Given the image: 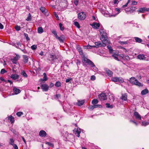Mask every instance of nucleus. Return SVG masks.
Listing matches in <instances>:
<instances>
[{
  "mask_svg": "<svg viewBox=\"0 0 149 149\" xmlns=\"http://www.w3.org/2000/svg\"><path fill=\"white\" fill-rule=\"evenodd\" d=\"M61 84L60 81H57L55 84V86L57 87H59L61 86Z\"/></svg>",
  "mask_w": 149,
  "mask_h": 149,
  "instance_id": "obj_34",
  "label": "nucleus"
},
{
  "mask_svg": "<svg viewBox=\"0 0 149 149\" xmlns=\"http://www.w3.org/2000/svg\"><path fill=\"white\" fill-rule=\"evenodd\" d=\"M43 75L44 76L43 79H41V80L42 81H46L47 79V74L46 73H44L43 74Z\"/></svg>",
  "mask_w": 149,
  "mask_h": 149,
  "instance_id": "obj_32",
  "label": "nucleus"
},
{
  "mask_svg": "<svg viewBox=\"0 0 149 149\" xmlns=\"http://www.w3.org/2000/svg\"><path fill=\"white\" fill-rule=\"evenodd\" d=\"M98 97L101 101H103L107 99V95L105 93H102L99 95Z\"/></svg>",
  "mask_w": 149,
  "mask_h": 149,
  "instance_id": "obj_9",
  "label": "nucleus"
},
{
  "mask_svg": "<svg viewBox=\"0 0 149 149\" xmlns=\"http://www.w3.org/2000/svg\"><path fill=\"white\" fill-rule=\"evenodd\" d=\"M59 26L60 27V30L61 31H62L64 30V28L63 27V25L61 23H59Z\"/></svg>",
  "mask_w": 149,
  "mask_h": 149,
  "instance_id": "obj_48",
  "label": "nucleus"
},
{
  "mask_svg": "<svg viewBox=\"0 0 149 149\" xmlns=\"http://www.w3.org/2000/svg\"><path fill=\"white\" fill-rule=\"evenodd\" d=\"M121 99L125 101L127 100V95L126 94H123Z\"/></svg>",
  "mask_w": 149,
  "mask_h": 149,
  "instance_id": "obj_25",
  "label": "nucleus"
},
{
  "mask_svg": "<svg viewBox=\"0 0 149 149\" xmlns=\"http://www.w3.org/2000/svg\"><path fill=\"white\" fill-rule=\"evenodd\" d=\"M29 15L28 17L26 19V20L27 21H29L31 20V16L30 15V13L29 14Z\"/></svg>",
  "mask_w": 149,
  "mask_h": 149,
  "instance_id": "obj_55",
  "label": "nucleus"
},
{
  "mask_svg": "<svg viewBox=\"0 0 149 149\" xmlns=\"http://www.w3.org/2000/svg\"><path fill=\"white\" fill-rule=\"evenodd\" d=\"M55 2V5L52 6V7L54 8H56L58 10H64L66 8L68 3L66 0H54Z\"/></svg>",
  "mask_w": 149,
  "mask_h": 149,
  "instance_id": "obj_1",
  "label": "nucleus"
},
{
  "mask_svg": "<svg viewBox=\"0 0 149 149\" xmlns=\"http://www.w3.org/2000/svg\"><path fill=\"white\" fill-rule=\"evenodd\" d=\"M136 10V8L134 7H131L130 8H126L125 9V11L127 14L132 13L134 12Z\"/></svg>",
  "mask_w": 149,
  "mask_h": 149,
  "instance_id": "obj_6",
  "label": "nucleus"
},
{
  "mask_svg": "<svg viewBox=\"0 0 149 149\" xmlns=\"http://www.w3.org/2000/svg\"><path fill=\"white\" fill-rule=\"evenodd\" d=\"M23 61L25 63H26L28 61V58L27 56L26 55H23Z\"/></svg>",
  "mask_w": 149,
  "mask_h": 149,
  "instance_id": "obj_20",
  "label": "nucleus"
},
{
  "mask_svg": "<svg viewBox=\"0 0 149 149\" xmlns=\"http://www.w3.org/2000/svg\"><path fill=\"white\" fill-rule=\"evenodd\" d=\"M106 105L107 108H112L113 106L112 105H110L109 103H107L106 104Z\"/></svg>",
  "mask_w": 149,
  "mask_h": 149,
  "instance_id": "obj_45",
  "label": "nucleus"
},
{
  "mask_svg": "<svg viewBox=\"0 0 149 149\" xmlns=\"http://www.w3.org/2000/svg\"><path fill=\"white\" fill-rule=\"evenodd\" d=\"M13 147L15 149H18V147L17 145L15 144H14L13 145Z\"/></svg>",
  "mask_w": 149,
  "mask_h": 149,
  "instance_id": "obj_63",
  "label": "nucleus"
},
{
  "mask_svg": "<svg viewBox=\"0 0 149 149\" xmlns=\"http://www.w3.org/2000/svg\"><path fill=\"white\" fill-rule=\"evenodd\" d=\"M19 77V75H17L16 74H12L10 76L11 78L15 80L18 79Z\"/></svg>",
  "mask_w": 149,
  "mask_h": 149,
  "instance_id": "obj_17",
  "label": "nucleus"
},
{
  "mask_svg": "<svg viewBox=\"0 0 149 149\" xmlns=\"http://www.w3.org/2000/svg\"><path fill=\"white\" fill-rule=\"evenodd\" d=\"M80 128L78 129V128H77V129L76 131L75 134L77 135V136L78 137H79V136H80Z\"/></svg>",
  "mask_w": 149,
  "mask_h": 149,
  "instance_id": "obj_27",
  "label": "nucleus"
},
{
  "mask_svg": "<svg viewBox=\"0 0 149 149\" xmlns=\"http://www.w3.org/2000/svg\"><path fill=\"white\" fill-rule=\"evenodd\" d=\"M136 58L140 60H148V58L143 54H139L136 56Z\"/></svg>",
  "mask_w": 149,
  "mask_h": 149,
  "instance_id": "obj_8",
  "label": "nucleus"
},
{
  "mask_svg": "<svg viewBox=\"0 0 149 149\" xmlns=\"http://www.w3.org/2000/svg\"><path fill=\"white\" fill-rule=\"evenodd\" d=\"M110 43H104L103 42V44H102L100 42H95V45L97 46H105L107 45L108 44H109Z\"/></svg>",
  "mask_w": 149,
  "mask_h": 149,
  "instance_id": "obj_11",
  "label": "nucleus"
},
{
  "mask_svg": "<svg viewBox=\"0 0 149 149\" xmlns=\"http://www.w3.org/2000/svg\"><path fill=\"white\" fill-rule=\"evenodd\" d=\"M106 71L109 76L111 77L112 76L113 73L112 71L109 69L107 70Z\"/></svg>",
  "mask_w": 149,
  "mask_h": 149,
  "instance_id": "obj_19",
  "label": "nucleus"
},
{
  "mask_svg": "<svg viewBox=\"0 0 149 149\" xmlns=\"http://www.w3.org/2000/svg\"><path fill=\"white\" fill-rule=\"evenodd\" d=\"M84 49H91L92 48H95V47L97 48V47H96L95 46H91L89 45L86 46H84Z\"/></svg>",
  "mask_w": 149,
  "mask_h": 149,
  "instance_id": "obj_23",
  "label": "nucleus"
},
{
  "mask_svg": "<svg viewBox=\"0 0 149 149\" xmlns=\"http://www.w3.org/2000/svg\"><path fill=\"white\" fill-rule=\"evenodd\" d=\"M148 93V91L147 89H145L142 90L141 92V94L142 95H145Z\"/></svg>",
  "mask_w": 149,
  "mask_h": 149,
  "instance_id": "obj_26",
  "label": "nucleus"
},
{
  "mask_svg": "<svg viewBox=\"0 0 149 149\" xmlns=\"http://www.w3.org/2000/svg\"><path fill=\"white\" fill-rule=\"evenodd\" d=\"M31 48L32 50H35L37 48V46L35 45H33L31 46Z\"/></svg>",
  "mask_w": 149,
  "mask_h": 149,
  "instance_id": "obj_53",
  "label": "nucleus"
},
{
  "mask_svg": "<svg viewBox=\"0 0 149 149\" xmlns=\"http://www.w3.org/2000/svg\"><path fill=\"white\" fill-rule=\"evenodd\" d=\"M149 124V122L146 121H143L142 122V125L145 126H146L148 125Z\"/></svg>",
  "mask_w": 149,
  "mask_h": 149,
  "instance_id": "obj_36",
  "label": "nucleus"
},
{
  "mask_svg": "<svg viewBox=\"0 0 149 149\" xmlns=\"http://www.w3.org/2000/svg\"><path fill=\"white\" fill-rule=\"evenodd\" d=\"M39 134L40 136L43 137L46 136L47 134L45 131L43 130H41Z\"/></svg>",
  "mask_w": 149,
  "mask_h": 149,
  "instance_id": "obj_14",
  "label": "nucleus"
},
{
  "mask_svg": "<svg viewBox=\"0 0 149 149\" xmlns=\"http://www.w3.org/2000/svg\"><path fill=\"white\" fill-rule=\"evenodd\" d=\"M119 43L121 45H126L128 44V41H119Z\"/></svg>",
  "mask_w": 149,
  "mask_h": 149,
  "instance_id": "obj_41",
  "label": "nucleus"
},
{
  "mask_svg": "<svg viewBox=\"0 0 149 149\" xmlns=\"http://www.w3.org/2000/svg\"><path fill=\"white\" fill-rule=\"evenodd\" d=\"M8 120H10L11 123H13L14 121V118L11 116H9Z\"/></svg>",
  "mask_w": 149,
  "mask_h": 149,
  "instance_id": "obj_29",
  "label": "nucleus"
},
{
  "mask_svg": "<svg viewBox=\"0 0 149 149\" xmlns=\"http://www.w3.org/2000/svg\"><path fill=\"white\" fill-rule=\"evenodd\" d=\"M46 144H47L49 146H50L52 147H54L53 144L50 142H47L46 143Z\"/></svg>",
  "mask_w": 149,
  "mask_h": 149,
  "instance_id": "obj_54",
  "label": "nucleus"
},
{
  "mask_svg": "<svg viewBox=\"0 0 149 149\" xmlns=\"http://www.w3.org/2000/svg\"><path fill=\"white\" fill-rule=\"evenodd\" d=\"M131 0H128L127 3L125 4V5H123L122 6V8H124L126 7L127 6V5H128V3L130 2Z\"/></svg>",
  "mask_w": 149,
  "mask_h": 149,
  "instance_id": "obj_49",
  "label": "nucleus"
},
{
  "mask_svg": "<svg viewBox=\"0 0 149 149\" xmlns=\"http://www.w3.org/2000/svg\"><path fill=\"white\" fill-rule=\"evenodd\" d=\"M119 0H114L113 1L114 4H118L119 2Z\"/></svg>",
  "mask_w": 149,
  "mask_h": 149,
  "instance_id": "obj_61",
  "label": "nucleus"
},
{
  "mask_svg": "<svg viewBox=\"0 0 149 149\" xmlns=\"http://www.w3.org/2000/svg\"><path fill=\"white\" fill-rule=\"evenodd\" d=\"M23 113L22 112H17L16 113V115L17 116H19H19H21V115H23Z\"/></svg>",
  "mask_w": 149,
  "mask_h": 149,
  "instance_id": "obj_50",
  "label": "nucleus"
},
{
  "mask_svg": "<svg viewBox=\"0 0 149 149\" xmlns=\"http://www.w3.org/2000/svg\"><path fill=\"white\" fill-rule=\"evenodd\" d=\"M38 33H41L43 32V30L42 27H38Z\"/></svg>",
  "mask_w": 149,
  "mask_h": 149,
  "instance_id": "obj_30",
  "label": "nucleus"
},
{
  "mask_svg": "<svg viewBox=\"0 0 149 149\" xmlns=\"http://www.w3.org/2000/svg\"><path fill=\"white\" fill-rule=\"evenodd\" d=\"M52 32L56 38L58 36L56 31L55 30H53L52 31Z\"/></svg>",
  "mask_w": 149,
  "mask_h": 149,
  "instance_id": "obj_39",
  "label": "nucleus"
},
{
  "mask_svg": "<svg viewBox=\"0 0 149 149\" xmlns=\"http://www.w3.org/2000/svg\"><path fill=\"white\" fill-rule=\"evenodd\" d=\"M134 39L136 42L139 43H141V42L143 41V40L138 37H135Z\"/></svg>",
  "mask_w": 149,
  "mask_h": 149,
  "instance_id": "obj_24",
  "label": "nucleus"
},
{
  "mask_svg": "<svg viewBox=\"0 0 149 149\" xmlns=\"http://www.w3.org/2000/svg\"><path fill=\"white\" fill-rule=\"evenodd\" d=\"M6 72V70L4 69H2L1 70L0 73L1 74H3Z\"/></svg>",
  "mask_w": 149,
  "mask_h": 149,
  "instance_id": "obj_56",
  "label": "nucleus"
},
{
  "mask_svg": "<svg viewBox=\"0 0 149 149\" xmlns=\"http://www.w3.org/2000/svg\"><path fill=\"white\" fill-rule=\"evenodd\" d=\"M72 79L71 78L67 79L65 81V82L67 83L69 82L70 80Z\"/></svg>",
  "mask_w": 149,
  "mask_h": 149,
  "instance_id": "obj_64",
  "label": "nucleus"
},
{
  "mask_svg": "<svg viewBox=\"0 0 149 149\" xmlns=\"http://www.w3.org/2000/svg\"><path fill=\"white\" fill-rule=\"evenodd\" d=\"M94 108H95V107H94V105H91V106H89L88 107V109L90 110H92Z\"/></svg>",
  "mask_w": 149,
  "mask_h": 149,
  "instance_id": "obj_52",
  "label": "nucleus"
},
{
  "mask_svg": "<svg viewBox=\"0 0 149 149\" xmlns=\"http://www.w3.org/2000/svg\"><path fill=\"white\" fill-rule=\"evenodd\" d=\"M112 55L116 60L117 61L119 60L118 58V55L117 54L113 53H112Z\"/></svg>",
  "mask_w": 149,
  "mask_h": 149,
  "instance_id": "obj_31",
  "label": "nucleus"
},
{
  "mask_svg": "<svg viewBox=\"0 0 149 149\" xmlns=\"http://www.w3.org/2000/svg\"><path fill=\"white\" fill-rule=\"evenodd\" d=\"M134 115L135 116L136 119L138 120L141 119V116L138 112L136 111L134 113Z\"/></svg>",
  "mask_w": 149,
  "mask_h": 149,
  "instance_id": "obj_15",
  "label": "nucleus"
},
{
  "mask_svg": "<svg viewBox=\"0 0 149 149\" xmlns=\"http://www.w3.org/2000/svg\"><path fill=\"white\" fill-rule=\"evenodd\" d=\"M40 10L43 13H45V7L41 6L40 8Z\"/></svg>",
  "mask_w": 149,
  "mask_h": 149,
  "instance_id": "obj_33",
  "label": "nucleus"
},
{
  "mask_svg": "<svg viewBox=\"0 0 149 149\" xmlns=\"http://www.w3.org/2000/svg\"><path fill=\"white\" fill-rule=\"evenodd\" d=\"M21 74L24 77H27V75L25 71L24 70L22 71L21 72Z\"/></svg>",
  "mask_w": 149,
  "mask_h": 149,
  "instance_id": "obj_35",
  "label": "nucleus"
},
{
  "mask_svg": "<svg viewBox=\"0 0 149 149\" xmlns=\"http://www.w3.org/2000/svg\"><path fill=\"white\" fill-rule=\"evenodd\" d=\"M78 17L79 19L84 20L86 18V15L84 12H80L78 14Z\"/></svg>",
  "mask_w": 149,
  "mask_h": 149,
  "instance_id": "obj_7",
  "label": "nucleus"
},
{
  "mask_svg": "<svg viewBox=\"0 0 149 149\" xmlns=\"http://www.w3.org/2000/svg\"><path fill=\"white\" fill-rule=\"evenodd\" d=\"M24 35L25 37H26V40L27 41L29 40H30V38L28 36V35L26 33H24Z\"/></svg>",
  "mask_w": 149,
  "mask_h": 149,
  "instance_id": "obj_51",
  "label": "nucleus"
},
{
  "mask_svg": "<svg viewBox=\"0 0 149 149\" xmlns=\"http://www.w3.org/2000/svg\"><path fill=\"white\" fill-rule=\"evenodd\" d=\"M107 47L109 49V52L111 53H112L113 51V50L112 49L110 45H108L107 46Z\"/></svg>",
  "mask_w": 149,
  "mask_h": 149,
  "instance_id": "obj_43",
  "label": "nucleus"
},
{
  "mask_svg": "<svg viewBox=\"0 0 149 149\" xmlns=\"http://www.w3.org/2000/svg\"><path fill=\"white\" fill-rule=\"evenodd\" d=\"M73 1L74 4L76 6H77L79 4V0H73Z\"/></svg>",
  "mask_w": 149,
  "mask_h": 149,
  "instance_id": "obj_44",
  "label": "nucleus"
},
{
  "mask_svg": "<svg viewBox=\"0 0 149 149\" xmlns=\"http://www.w3.org/2000/svg\"><path fill=\"white\" fill-rule=\"evenodd\" d=\"M95 77L94 75H92L91 77V79L93 81L95 79Z\"/></svg>",
  "mask_w": 149,
  "mask_h": 149,
  "instance_id": "obj_59",
  "label": "nucleus"
},
{
  "mask_svg": "<svg viewBox=\"0 0 149 149\" xmlns=\"http://www.w3.org/2000/svg\"><path fill=\"white\" fill-rule=\"evenodd\" d=\"M98 102V100L96 99H95L93 100L92 103L93 105L97 104Z\"/></svg>",
  "mask_w": 149,
  "mask_h": 149,
  "instance_id": "obj_37",
  "label": "nucleus"
},
{
  "mask_svg": "<svg viewBox=\"0 0 149 149\" xmlns=\"http://www.w3.org/2000/svg\"><path fill=\"white\" fill-rule=\"evenodd\" d=\"M130 82L131 84H133L137 86L141 87L143 86V84L139 82L135 77H132L130 78Z\"/></svg>",
  "mask_w": 149,
  "mask_h": 149,
  "instance_id": "obj_3",
  "label": "nucleus"
},
{
  "mask_svg": "<svg viewBox=\"0 0 149 149\" xmlns=\"http://www.w3.org/2000/svg\"><path fill=\"white\" fill-rule=\"evenodd\" d=\"M13 91L15 94H17L21 92L20 90L15 87H14L13 88Z\"/></svg>",
  "mask_w": 149,
  "mask_h": 149,
  "instance_id": "obj_21",
  "label": "nucleus"
},
{
  "mask_svg": "<svg viewBox=\"0 0 149 149\" xmlns=\"http://www.w3.org/2000/svg\"><path fill=\"white\" fill-rule=\"evenodd\" d=\"M50 58H51V61L52 62V63H53L54 62L56 61L58 58V57L56 55H50Z\"/></svg>",
  "mask_w": 149,
  "mask_h": 149,
  "instance_id": "obj_13",
  "label": "nucleus"
},
{
  "mask_svg": "<svg viewBox=\"0 0 149 149\" xmlns=\"http://www.w3.org/2000/svg\"><path fill=\"white\" fill-rule=\"evenodd\" d=\"M11 61H12L13 63L14 64H16L17 61H16L15 60H14L13 58H12L11 59Z\"/></svg>",
  "mask_w": 149,
  "mask_h": 149,
  "instance_id": "obj_60",
  "label": "nucleus"
},
{
  "mask_svg": "<svg viewBox=\"0 0 149 149\" xmlns=\"http://www.w3.org/2000/svg\"><path fill=\"white\" fill-rule=\"evenodd\" d=\"M61 95L60 94H56L55 95V98L56 100H58V99H59L61 97Z\"/></svg>",
  "mask_w": 149,
  "mask_h": 149,
  "instance_id": "obj_42",
  "label": "nucleus"
},
{
  "mask_svg": "<svg viewBox=\"0 0 149 149\" xmlns=\"http://www.w3.org/2000/svg\"><path fill=\"white\" fill-rule=\"evenodd\" d=\"M40 87L41 88L45 91H47L49 89L48 86L46 84H41Z\"/></svg>",
  "mask_w": 149,
  "mask_h": 149,
  "instance_id": "obj_10",
  "label": "nucleus"
},
{
  "mask_svg": "<svg viewBox=\"0 0 149 149\" xmlns=\"http://www.w3.org/2000/svg\"><path fill=\"white\" fill-rule=\"evenodd\" d=\"M84 100H78L77 103V104L78 106H81L84 104Z\"/></svg>",
  "mask_w": 149,
  "mask_h": 149,
  "instance_id": "obj_18",
  "label": "nucleus"
},
{
  "mask_svg": "<svg viewBox=\"0 0 149 149\" xmlns=\"http://www.w3.org/2000/svg\"><path fill=\"white\" fill-rule=\"evenodd\" d=\"M99 31L102 36L101 40L102 42L104 43H106L107 42L110 43V41L107 40V33L104 28L102 27L101 26Z\"/></svg>",
  "mask_w": 149,
  "mask_h": 149,
  "instance_id": "obj_2",
  "label": "nucleus"
},
{
  "mask_svg": "<svg viewBox=\"0 0 149 149\" xmlns=\"http://www.w3.org/2000/svg\"><path fill=\"white\" fill-rule=\"evenodd\" d=\"M74 24L75 26L78 28H79L80 27L79 24L78 22H74Z\"/></svg>",
  "mask_w": 149,
  "mask_h": 149,
  "instance_id": "obj_38",
  "label": "nucleus"
},
{
  "mask_svg": "<svg viewBox=\"0 0 149 149\" xmlns=\"http://www.w3.org/2000/svg\"><path fill=\"white\" fill-rule=\"evenodd\" d=\"M56 39H58L60 42H63L64 40L65 39V37L63 35L61 36L60 37H59L58 36Z\"/></svg>",
  "mask_w": 149,
  "mask_h": 149,
  "instance_id": "obj_16",
  "label": "nucleus"
},
{
  "mask_svg": "<svg viewBox=\"0 0 149 149\" xmlns=\"http://www.w3.org/2000/svg\"><path fill=\"white\" fill-rule=\"evenodd\" d=\"M115 10L116 11L118 12L117 13V14H118L120 12V9L118 8H116Z\"/></svg>",
  "mask_w": 149,
  "mask_h": 149,
  "instance_id": "obj_62",
  "label": "nucleus"
},
{
  "mask_svg": "<svg viewBox=\"0 0 149 149\" xmlns=\"http://www.w3.org/2000/svg\"><path fill=\"white\" fill-rule=\"evenodd\" d=\"M77 49L79 51L80 55H82L83 54L82 50L81 48L79 45L77 46Z\"/></svg>",
  "mask_w": 149,
  "mask_h": 149,
  "instance_id": "obj_22",
  "label": "nucleus"
},
{
  "mask_svg": "<svg viewBox=\"0 0 149 149\" xmlns=\"http://www.w3.org/2000/svg\"><path fill=\"white\" fill-rule=\"evenodd\" d=\"M14 141L13 140V139H10V141H9V143L10 145L13 146V145L14 144Z\"/></svg>",
  "mask_w": 149,
  "mask_h": 149,
  "instance_id": "obj_47",
  "label": "nucleus"
},
{
  "mask_svg": "<svg viewBox=\"0 0 149 149\" xmlns=\"http://www.w3.org/2000/svg\"><path fill=\"white\" fill-rule=\"evenodd\" d=\"M21 28L20 26H16L15 27V29L16 30L18 31L20 30Z\"/></svg>",
  "mask_w": 149,
  "mask_h": 149,
  "instance_id": "obj_57",
  "label": "nucleus"
},
{
  "mask_svg": "<svg viewBox=\"0 0 149 149\" xmlns=\"http://www.w3.org/2000/svg\"><path fill=\"white\" fill-rule=\"evenodd\" d=\"M16 56L14 57V58H13V59L15 60L16 61H17L20 58V56L18 55V54H16Z\"/></svg>",
  "mask_w": 149,
  "mask_h": 149,
  "instance_id": "obj_40",
  "label": "nucleus"
},
{
  "mask_svg": "<svg viewBox=\"0 0 149 149\" xmlns=\"http://www.w3.org/2000/svg\"><path fill=\"white\" fill-rule=\"evenodd\" d=\"M112 81L114 82H118L119 83H123L124 82V79L121 77H113L111 79Z\"/></svg>",
  "mask_w": 149,
  "mask_h": 149,
  "instance_id": "obj_5",
  "label": "nucleus"
},
{
  "mask_svg": "<svg viewBox=\"0 0 149 149\" xmlns=\"http://www.w3.org/2000/svg\"><path fill=\"white\" fill-rule=\"evenodd\" d=\"M82 62L85 65H89L90 66H94V64L90 60L88 59L84 56L82 58Z\"/></svg>",
  "mask_w": 149,
  "mask_h": 149,
  "instance_id": "obj_4",
  "label": "nucleus"
},
{
  "mask_svg": "<svg viewBox=\"0 0 149 149\" xmlns=\"http://www.w3.org/2000/svg\"><path fill=\"white\" fill-rule=\"evenodd\" d=\"M138 11L141 13H144L145 12V7L139 8Z\"/></svg>",
  "mask_w": 149,
  "mask_h": 149,
  "instance_id": "obj_28",
  "label": "nucleus"
},
{
  "mask_svg": "<svg viewBox=\"0 0 149 149\" xmlns=\"http://www.w3.org/2000/svg\"><path fill=\"white\" fill-rule=\"evenodd\" d=\"M91 25L93 28L96 29H98L100 26L99 23L96 22H93V23L92 24H91Z\"/></svg>",
  "mask_w": 149,
  "mask_h": 149,
  "instance_id": "obj_12",
  "label": "nucleus"
},
{
  "mask_svg": "<svg viewBox=\"0 0 149 149\" xmlns=\"http://www.w3.org/2000/svg\"><path fill=\"white\" fill-rule=\"evenodd\" d=\"M137 4V2L136 1H132L131 5H136Z\"/></svg>",
  "mask_w": 149,
  "mask_h": 149,
  "instance_id": "obj_58",
  "label": "nucleus"
},
{
  "mask_svg": "<svg viewBox=\"0 0 149 149\" xmlns=\"http://www.w3.org/2000/svg\"><path fill=\"white\" fill-rule=\"evenodd\" d=\"M123 57V58H125L127 60H129L130 59L129 56L128 55L126 56L124 55Z\"/></svg>",
  "mask_w": 149,
  "mask_h": 149,
  "instance_id": "obj_46",
  "label": "nucleus"
}]
</instances>
